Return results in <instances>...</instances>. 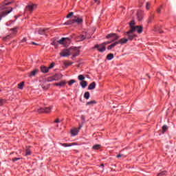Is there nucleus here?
Wrapping results in <instances>:
<instances>
[{
    "instance_id": "18",
    "label": "nucleus",
    "mask_w": 176,
    "mask_h": 176,
    "mask_svg": "<svg viewBox=\"0 0 176 176\" xmlns=\"http://www.w3.org/2000/svg\"><path fill=\"white\" fill-rule=\"evenodd\" d=\"M80 85L82 89H85V87H87V82L82 80L80 82Z\"/></svg>"
},
{
    "instance_id": "46",
    "label": "nucleus",
    "mask_w": 176,
    "mask_h": 176,
    "mask_svg": "<svg viewBox=\"0 0 176 176\" xmlns=\"http://www.w3.org/2000/svg\"><path fill=\"white\" fill-rule=\"evenodd\" d=\"M30 155H31V151H27L25 153V156H28Z\"/></svg>"
},
{
    "instance_id": "50",
    "label": "nucleus",
    "mask_w": 176,
    "mask_h": 176,
    "mask_svg": "<svg viewBox=\"0 0 176 176\" xmlns=\"http://www.w3.org/2000/svg\"><path fill=\"white\" fill-rule=\"evenodd\" d=\"M117 157L119 159L120 157H122V155H117Z\"/></svg>"
},
{
    "instance_id": "51",
    "label": "nucleus",
    "mask_w": 176,
    "mask_h": 176,
    "mask_svg": "<svg viewBox=\"0 0 176 176\" xmlns=\"http://www.w3.org/2000/svg\"><path fill=\"white\" fill-rule=\"evenodd\" d=\"M100 166L101 167H104V164H102Z\"/></svg>"
},
{
    "instance_id": "9",
    "label": "nucleus",
    "mask_w": 176,
    "mask_h": 176,
    "mask_svg": "<svg viewBox=\"0 0 176 176\" xmlns=\"http://www.w3.org/2000/svg\"><path fill=\"white\" fill-rule=\"evenodd\" d=\"M34 9H36V4L30 3L25 7V10L30 13H32Z\"/></svg>"
},
{
    "instance_id": "37",
    "label": "nucleus",
    "mask_w": 176,
    "mask_h": 176,
    "mask_svg": "<svg viewBox=\"0 0 176 176\" xmlns=\"http://www.w3.org/2000/svg\"><path fill=\"white\" fill-rule=\"evenodd\" d=\"M75 50H77V53H76V54H73V57H74V58H75V57H78V55L79 54V50H76V49H75Z\"/></svg>"
},
{
    "instance_id": "52",
    "label": "nucleus",
    "mask_w": 176,
    "mask_h": 176,
    "mask_svg": "<svg viewBox=\"0 0 176 176\" xmlns=\"http://www.w3.org/2000/svg\"><path fill=\"white\" fill-rule=\"evenodd\" d=\"M1 91H2V89H0V92H1Z\"/></svg>"
},
{
    "instance_id": "36",
    "label": "nucleus",
    "mask_w": 176,
    "mask_h": 176,
    "mask_svg": "<svg viewBox=\"0 0 176 176\" xmlns=\"http://www.w3.org/2000/svg\"><path fill=\"white\" fill-rule=\"evenodd\" d=\"M74 16V12H69V14L67 15V19H69V17Z\"/></svg>"
},
{
    "instance_id": "2",
    "label": "nucleus",
    "mask_w": 176,
    "mask_h": 176,
    "mask_svg": "<svg viewBox=\"0 0 176 176\" xmlns=\"http://www.w3.org/2000/svg\"><path fill=\"white\" fill-rule=\"evenodd\" d=\"M19 30V27H16L14 28L10 29V34L3 37V41L4 42H9V41H11V39H13L16 35H17V30Z\"/></svg>"
},
{
    "instance_id": "5",
    "label": "nucleus",
    "mask_w": 176,
    "mask_h": 176,
    "mask_svg": "<svg viewBox=\"0 0 176 176\" xmlns=\"http://www.w3.org/2000/svg\"><path fill=\"white\" fill-rule=\"evenodd\" d=\"M135 31H137V30H135L134 28H133L126 32V35L128 36L129 41H133L134 38H137V34H134Z\"/></svg>"
},
{
    "instance_id": "48",
    "label": "nucleus",
    "mask_w": 176,
    "mask_h": 176,
    "mask_svg": "<svg viewBox=\"0 0 176 176\" xmlns=\"http://www.w3.org/2000/svg\"><path fill=\"white\" fill-rule=\"evenodd\" d=\"M54 86H58V87H60V82L54 83Z\"/></svg>"
},
{
    "instance_id": "4",
    "label": "nucleus",
    "mask_w": 176,
    "mask_h": 176,
    "mask_svg": "<svg viewBox=\"0 0 176 176\" xmlns=\"http://www.w3.org/2000/svg\"><path fill=\"white\" fill-rule=\"evenodd\" d=\"M74 23H77V24H80V23H83V19L82 18L74 16L72 20L65 22L64 23V25H69L71 24H74Z\"/></svg>"
},
{
    "instance_id": "15",
    "label": "nucleus",
    "mask_w": 176,
    "mask_h": 176,
    "mask_svg": "<svg viewBox=\"0 0 176 176\" xmlns=\"http://www.w3.org/2000/svg\"><path fill=\"white\" fill-rule=\"evenodd\" d=\"M67 41H69V40H68V38H67L63 37L58 41V43H59L60 45H65V43H67Z\"/></svg>"
},
{
    "instance_id": "19",
    "label": "nucleus",
    "mask_w": 176,
    "mask_h": 176,
    "mask_svg": "<svg viewBox=\"0 0 176 176\" xmlns=\"http://www.w3.org/2000/svg\"><path fill=\"white\" fill-rule=\"evenodd\" d=\"M118 45V41H116L115 43H112L111 45H109L107 47V50H111L113 47H115Z\"/></svg>"
},
{
    "instance_id": "26",
    "label": "nucleus",
    "mask_w": 176,
    "mask_h": 176,
    "mask_svg": "<svg viewBox=\"0 0 176 176\" xmlns=\"http://www.w3.org/2000/svg\"><path fill=\"white\" fill-rule=\"evenodd\" d=\"M78 78V80H81V82L85 80V76L83 75H79Z\"/></svg>"
},
{
    "instance_id": "49",
    "label": "nucleus",
    "mask_w": 176,
    "mask_h": 176,
    "mask_svg": "<svg viewBox=\"0 0 176 176\" xmlns=\"http://www.w3.org/2000/svg\"><path fill=\"white\" fill-rule=\"evenodd\" d=\"M55 123H60V120L59 119H56L55 120Z\"/></svg>"
},
{
    "instance_id": "32",
    "label": "nucleus",
    "mask_w": 176,
    "mask_h": 176,
    "mask_svg": "<svg viewBox=\"0 0 176 176\" xmlns=\"http://www.w3.org/2000/svg\"><path fill=\"white\" fill-rule=\"evenodd\" d=\"M55 65L56 64L54 63H52L48 67V69H52V68H54Z\"/></svg>"
},
{
    "instance_id": "44",
    "label": "nucleus",
    "mask_w": 176,
    "mask_h": 176,
    "mask_svg": "<svg viewBox=\"0 0 176 176\" xmlns=\"http://www.w3.org/2000/svg\"><path fill=\"white\" fill-rule=\"evenodd\" d=\"M146 9L147 10H149V3H148V2L146 3Z\"/></svg>"
},
{
    "instance_id": "8",
    "label": "nucleus",
    "mask_w": 176,
    "mask_h": 176,
    "mask_svg": "<svg viewBox=\"0 0 176 176\" xmlns=\"http://www.w3.org/2000/svg\"><path fill=\"white\" fill-rule=\"evenodd\" d=\"M72 49L63 50L60 54V56L61 57H69V56H71V54H72Z\"/></svg>"
},
{
    "instance_id": "23",
    "label": "nucleus",
    "mask_w": 176,
    "mask_h": 176,
    "mask_svg": "<svg viewBox=\"0 0 176 176\" xmlns=\"http://www.w3.org/2000/svg\"><path fill=\"white\" fill-rule=\"evenodd\" d=\"M100 148H101V145L95 144L93 146L92 149H94V151H97V150L100 149Z\"/></svg>"
},
{
    "instance_id": "28",
    "label": "nucleus",
    "mask_w": 176,
    "mask_h": 176,
    "mask_svg": "<svg viewBox=\"0 0 176 176\" xmlns=\"http://www.w3.org/2000/svg\"><path fill=\"white\" fill-rule=\"evenodd\" d=\"M38 34H39L40 35H46V33L45 32V30H40L38 31Z\"/></svg>"
},
{
    "instance_id": "34",
    "label": "nucleus",
    "mask_w": 176,
    "mask_h": 176,
    "mask_svg": "<svg viewBox=\"0 0 176 176\" xmlns=\"http://www.w3.org/2000/svg\"><path fill=\"white\" fill-rule=\"evenodd\" d=\"M6 102V100L4 99H0V105H3Z\"/></svg>"
},
{
    "instance_id": "1",
    "label": "nucleus",
    "mask_w": 176,
    "mask_h": 176,
    "mask_svg": "<svg viewBox=\"0 0 176 176\" xmlns=\"http://www.w3.org/2000/svg\"><path fill=\"white\" fill-rule=\"evenodd\" d=\"M12 1L10 0H6L4 2H3L0 5V10H3L0 12V20L2 19V17H5V16H7V14H9L13 10L10 7H8V6L11 5Z\"/></svg>"
},
{
    "instance_id": "6",
    "label": "nucleus",
    "mask_w": 176,
    "mask_h": 176,
    "mask_svg": "<svg viewBox=\"0 0 176 176\" xmlns=\"http://www.w3.org/2000/svg\"><path fill=\"white\" fill-rule=\"evenodd\" d=\"M52 108H53V106L45 107V109L39 108V109H37V111L39 113H50Z\"/></svg>"
},
{
    "instance_id": "40",
    "label": "nucleus",
    "mask_w": 176,
    "mask_h": 176,
    "mask_svg": "<svg viewBox=\"0 0 176 176\" xmlns=\"http://www.w3.org/2000/svg\"><path fill=\"white\" fill-rule=\"evenodd\" d=\"M54 80H56L54 78H48L47 80L48 82H54Z\"/></svg>"
},
{
    "instance_id": "33",
    "label": "nucleus",
    "mask_w": 176,
    "mask_h": 176,
    "mask_svg": "<svg viewBox=\"0 0 176 176\" xmlns=\"http://www.w3.org/2000/svg\"><path fill=\"white\" fill-rule=\"evenodd\" d=\"M85 39H86L85 34L80 36V41H85Z\"/></svg>"
},
{
    "instance_id": "13",
    "label": "nucleus",
    "mask_w": 176,
    "mask_h": 176,
    "mask_svg": "<svg viewBox=\"0 0 176 176\" xmlns=\"http://www.w3.org/2000/svg\"><path fill=\"white\" fill-rule=\"evenodd\" d=\"M61 146H64L65 148H68L69 146H75L78 145L76 143H70V144H67V143H60Z\"/></svg>"
},
{
    "instance_id": "21",
    "label": "nucleus",
    "mask_w": 176,
    "mask_h": 176,
    "mask_svg": "<svg viewBox=\"0 0 176 176\" xmlns=\"http://www.w3.org/2000/svg\"><path fill=\"white\" fill-rule=\"evenodd\" d=\"M67 85V81L63 80L59 82V87H64Z\"/></svg>"
},
{
    "instance_id": "29",
    "label": "nucleus",
    "mask_w": 176,
    "mask_h": 176,
    "mask_svg": "<svg viewBox=\"0 0 176 176\" xmlns=\"http://www.w3.org/2000/svg\"><path fill=\"white\" fill-rule=\"evenodd\" d=\"M167 129H168V127L167 126V125H164L162 126V131L163 133H166V131L167 130Z\"/></svg>"
},
{
    "instance_id": "11",
    "label": "nucleus",
    "mask_w": 176,
    "mask_h": 176,
    "mask_svg": "<svg viewBox=\"0 0 176 176\" xmlns=\"http://www.w3.org/2000/svg\"><path fill=\"white\" fill-rule=\"evenodd\" d=\"M106 37L107 39H111V42H115V41H118V39H119V36L115 33L108 34Z\"/></svg>"
},
{
    "instance_id": "42",
    "label": "nucleus",
    "mask_w": 176,
    "mask_h": 176,
    "mask_svg": "<svg viewBox=\"0 0 176 176\" xmlns=\"http://www.w3.org/2000/svg\"><path fill=\"white\" fill-rule=\"evenodd\" d=\"M112 41H107V42H104L103 43H102V45H104L105 46H107V45H109V43H111Z\"/></svg>"
},
{
    "instance_id": "17",
    "label": "nucleus",
    "mask_w": 176,
    "mask_h": 176,
    "mask_svg": "<svg viewBox=\"0 0 176 176\" xmlns=\"http://www.w3.org/2000/svg\"><path fill=\"white\" fill-rule=\"evenodd\" d=\"M94 89H96V82H93L89 85L88 90H94Z\"/></svg>"
},
{
    "instance_id": "30",
    "label": "nucleus",
    "mask_w": 176,
    "mask_h": 176,
    "mask_svg": "<svg viewBox=\"0 0 176 176\" xmlns=\"http://www.w3.org/2000/svg\"><path fill=\"white\" fill-rule=\"evenodd\" d=\"M97 102L96 100H91L87 102V105H91V104H96Z\"/></svg>"
},
{
    "instance_id": "41",
    "label": "nucleus",
    "mask_w": 176,
    "mask_h": 176,
    "mask_svg": "<svg viewBox=\"0 0 176 176\" xmlns=\"http://www.w3.org/2000/svg\"><path fill=\"white\" fill-rule=\"evenodd\" d=\"M21 158L20 157H16L12 159V162H17V160H20Z\"/></svg>"
},
{
    "instance_id": "16",
    "label": "nucleus",
    "mask_w": 176,
    "mask_h": 176,
    "mask_svg": "<svg viewBox=\"0 0 176 176\" xmlns=\"http://www.w3.org/2000/svg\"><path fill=\"white\" fill-rule=\"evenodd\" d=\"M41 70L43 74H47V72H49V67H46V66H41Z\"/></svg>"
},
{
    "instance_id": "39",
    "label": "nucleus",
    "mask_w": 176,
    "mask_h": 176,
    "mask_svg": "<svg viewBox=\"0 0 176 176\" xmlns=\"http://www.w3.org/2000/svg\"><path fill=\"white\" fill-rule=\"evenodd\" d=\"M162 8H163V6H160V8H157V13H161L162 12Z\"/></svg>"
},
{
    "instance_id": "24",
    "label": "nucleus",
    "mask_w": 176,
    "mask_h": 176,
    "mask_svg": "<svg viewBox=\"0 0 176 176\" xmlns=\"http://www.w3.org/2000/svg\"><path fill=\"white\" fill-rule=\"evenodd\" d=\"M18 89L23 90L24 89V82L18 84Z\"/></svg>"
},
{
    "instance_id": "27",
    "label": "nucleus",
    "mask_w": 176,
    "mask_h": 176,
    "mask_svg": "<svg viewBox=\"0 0 176 176\" xmlns=\"http://www.w3.org/2000/svg\"><path fill=\"white\" fill-rule=\"evenodd\" d=\"M76 81L75 80H70L68 82L69 86H72Z\"/></svg>"
},
{
    "instance_id": "20",
    "label": "nucleus",
    "mask_w": 176,
    "mask_h": 176,
    "mask_svg": "<svg viewBox=\"0 0 176 176\" xmlns=\"http://www.w3.org/2000/svg\"><path fill=\"white\" fill-rule=\"evenodd\" d=\"M38 71L39 70H38L36 69L32 71L31 73H30V75H29V76H35V75H36V74H38Z\"/></svg>"
},
{
    "instance_id": "35",
    "label": "nucleus",
    "mask_w": 176,
    "mask_h": 176,
    "mask_svg": "<svg viewBox=\"0 0 176 176\" xmlns=\"http://www.w3.org/2000/svg\"><path fill=\"white\" fill-rule=\"evenodd\" d=\"M72 62H65V65H66L67 67H69V65H72Z\"/></svg>"
},
{
    "instance_id": "31",
    "label": "nucleus",
    "mask_w": 176,
    "mask_h": 176,
    "mask_svg": "<svg viewBox=\"0 0 176 176\" xmlns=\"http://www.w3.org/2000/svg\"><path fill=\"white\" fill-rule=\"evenodd\" d=\"M80 118H81V120H82V124L85 123V122L86 121V118L85 117V116H83V115H82L81 116H80Z\"/></svg>"
},
{
    "instance_id": "10",
    "label": "nucleus",
    "mask_w": 176,
    "mask_h": 176,
    "mask_svg": "<svg viewBox=\"0 0 176 176\" xmlns=\"http://www.w3.org/2000/svg\"><path fill=\"white\" fill-rule=\"evenodd\" d=\"M136 19L138 21H142L144 20V11L138 10L136 14Z\"/></svg>"
},
{
    "instance_id": "14",
    "label": "nucleus",
    "mask_w": 176,
    "mask_h": 176,
    "mask_svg": "<svg viewBox=\"0 0 176 176\" xmlns=\"http://www.w3.org/2000/svg\"><path fill=\"white\" fill-rule=\"evenodd\" d=\"M129 41V38H121L120 41H117L118 45H119V43L120 45H124V43H127V42Z\"/></svg>"
},
{
    "instance_id": "3",
    "label": "nucleus",
    "mask_w": 176,
    "mask_h": 176,
    "mask_svg": "<svg viewBox=\"0 0 176 176\" xmlns=\"http://www.w3.org/2000/svg\"><path fill=\"white\" fill-rule=\"evenodd\" d=\"M129 25L131 27V30H137L138 34H141L142 31H144V28L142 25L135 26V21L133 20L131 22L129 23Z\"/></svg>"
},
{
    "instance_id": "12",
    "label": "nucleus",
    "mask_w": 176,
    "mask_h": 176,
    "mask_svg": "<svg viewBox=\"0 0 176 176\" xmlns=\"http://www.w3.org/2000/svg\"><path fill=\"white\" fill-rule=\"evenodd\" d=\"M82 127V125H79L78 129L74 128L71 130V134L73 137H75V135H78V133H79V130H80Z\"/></svg>"
},
{
    "instance_id": "25",
    "label": "nucleus",
    "mask_w": 176,
    "mask_h": 176,
    "mask_svg": "<svg viewBox=\"0 0 176 176\" xmlns=\"http://www.w3.org/2000/svg\"><path fill=\"white\" fill-rule=\"evenodd\" d=\"M107 60H112V58H113V54H108L107 56Z\"/></svg>"
},
{
    "instance_id": "43",
    "label": "nucleus",
    "mask_w": 176,
    "mask_h": 176,
    "mask_svg": "<svg viewBox=\"0 0 176 176\" xmlns=\"http://www.w3.org/2000/svg\"><path fill=\"white\" fill-rule=\"evenodd\" d=\"M21 43H24V42H27V38H23L21 41Z\"/></svg>"
},
{
    "instance_id": "38",
    "label": "nucleus",
    "mask_w": 176,
    "mask_h": 176,
    "mask_svg": "<svg viewBox=\"0 0 176 176\" xmlns=\"http://www.w3.org/2000/svg\"><path fill=\"white\" fill-rule=\"evenodd\" d=\"M160 175H166V171H162L158 173L157 176H160Z\"/></svg>"
},
{
    "instance_id": "45",
    "label": "nucleus",
    "mask_w": 176,
    "mask_h": 176,
    "mask_svg": "<svg viewBox=\"0 0 176 176\" xmlns=\"http://www.w3.org/2000/svg\"><path fill=\"white\" fill-rule=\"evenodd\" d=\"M153 19V17L151 16L150 18H148V23H152V19Z\"/></svg>"
},
{
    "instance_id": "7",
    "label": "nucleus",
    "mask_w": 176,
    "mask_h": 176,
    "mask_svg": "<svg viewBox=\"0 0 176 176\" xmlns=\"http://www.w3.org/2000/svg\"><path fill=\"white\" fill-rule=\"evenodd\" d=\"M95 49H98V51L100 52V53H104L105 50H107V47L104 44H97L94 47Z\"/></svg>"
},
{
    "instance_id": "22",
    "label": "nucleus",
    "mask_w": 176,
    "mask_h": 176,
    "mask_svg": "<svg viewBox=\"0 0 176 176\" xmlns=\"http://www.w3.org/2000/svg\"><path fill=\"white\" fill-rule=\"evenodd\" d=\"M84 98L85 100H89L90 98V93L89 91H87L84 94Z\"/></svg>"
},
{
    "instance_id": "47",
    "label": "nucleus",
    "mask_w": 176,
    "mask_h": 176,
    "mask_svg": "<svg viewBox=\"0 0 176 176\" xmlns=\"http://www.w3.org/2000/svg\"><path fill=\"white\" fill-rule=\"evenodd\" d=\"M95 3H97V5H100V0H94Z\"/></svg>"
}]
</instances>
